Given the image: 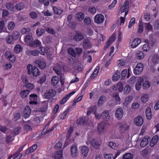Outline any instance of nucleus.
I'll return each instance as SVG.
<instances>
[{
  "mask_svg": "<svg viewBox=\"0 0 159 159\" xmlns=\"http://www.w3.org/2000/svg\"><path fill=\"white\" fill-rule=\"evenodd\" d=\"M7 8L11 11H14L15 9L14 6L12 3H7L6 4Z\"/></svg>",
  "mask_w": 159,
  "mask_h": 159,
  "instance_id": "bf43d9fd",
  "label": "nucleus"
},
{
  "mask_svg": "<svg viewBox=\"0 0 159 159\" xmlns=\"http://www.w3.org/2000/svg\"><path fill=\"white\" fill-rule=\"evenodd\" d=\"M117 0H114L112 2V3L109 5L108 6V9L109 10H111L114 7L115 5L117 3Z\"/></svg>",
  "mask_w": 159,
  "mask_h": 159,
  "instance_id": "0e129e2a",
  "label": "nucleus"
},
{
  "mask_svg": "<svg viewBox=\"0 0 159 159\" xmlns=\"http://www.w3.org/2000/svg\"><path fill=\"white\" fill-rule=\"evenodd\" d=\"M56 94V92L53 89L47 90L44 93V96L47 99H50L54 97Z\"/></svg>",
  "mask_w": 159,
  "mask_h": 159,
  "instance_id": "6e6552de",
  "label": "nucleus"
},
{
  "mask_svg": "<svg viewBox=\"0 0 159 159\" xmlns=\"http://www.w3.org/2000/svg\"><path fill=\"white\" fill-rule=\"evenodd\" d=\"M152 61L154 64H157L159 62V57L157 54L153 55L152 57Z\"/></svg>",
  "mask_w": 159,
  "mask_h": 159,
  "instance_id": "c9c22d12",
  "label": "nucleus"
},
{
  "mask_svg": "<svg viewBox=\"0 0 159 159\" xmlns=\"http://www.w3.org/2000/svg\"><path fill=\"white\" fill-rule=\"evenodd\" d=\"M24 41L27 44L33 47H39L41 44V42L37 39L33 41L32 34L30 33H28L26 35Z\"/></svg>",
  "mask_w": 159,
  "mask_h": 159,
  "instance_id": "f257e3e1",
  "label": "nucleus"
},
{
  "mask_svg": "<svg viewBox=\"0 0 159 159\" xmlns=\"http://www.w3.org/2000/svg\"><path fill=\"white\" fill-rule=\"evenodd\" d=\"M31 110L29 106H26L25 107L23 112V116L25 118L29 117L30 115Z\"/></svg>",
  "mask_w": 159,
  "mask_h": 159,
  "instance_id": "f3484780",
  "label": "nucleus"
},
{
  "mask_svg": "<svg viewBox=\"0 0 159 159\" xmlns=\"http://www.w3.org/2000/svg\"><path fill=\"white\" fill-rule=\"evenodd\" d=\"M136 58L137 60L143 59L144 57V52L140 51H138L135 55Z\"/></svg>",
  "mask_w": 159,
  "mask_h": 159,
  "instance_id": "a878e982",
  "label": "nucleus"
},
{
  "mask_svg": "<svg viewBox=\"0 0 159 159\" xmlns=\"http://www.w3.org/2000/svg\"><path fill=\"white\" fill-rule=\"evenodd\" d=\"M5 26L4 21L3 20L0 21V33L4 31V28Z\"/></svg>",
  "mask_w": 159,
  "mask_h": 159,
  "instance_id": "338daca9",
  "label": "nucleus"
},
{
  "mask_svg": "<svg viewBox=\"0 0 159 159\" xmlns=\"http://www.w3.org/2000/svg\"><path fill=\"white\" fill-rule=\"evenodd\" d=\"M30 92V91L28 90H23L20 93V96L22 98H25L28 96Z\"/></svg>",
  "mask_w": 159,
  "mask_h": 159,
  "instance_id": "2f4dec72",
  "label": "nucleus"
},
{
  "mask_svg": "<svg viewBox=\"0 0 159 159\" xmlns=\"http://www.w3.org/2000/svg\"><path fill=\"white\" fill-rule=\"evenodd\" d=\"M13 38V39L15 40L17 39L20 36V34L18 32L15 31L13 32L12 34L11 35Z\"/></svg>",
  "mask_w": 159,
  "mask_h": 159,
  "instance_id": "13d9d810",
  "label": "nucleus"
},
{
  "mask_svg": "<svg viewBox=\"0 0 159 159\" xmlns=\"http://www.w3.org/2000/svg\"><path fill=\"white\" fill-rule=\"evenodd\" d=\"M109 145L110 148L113 149H115L118 146V144L114 142H110Z\"/></svg>",
  "mask_w": 159,
  "mask_h": 159,
  "instance_id": "864d4df0",
  "label": "nucleus"
},
{
  "mask_svg": "<svg viewBox=\"0 0 159 159\" xmlns=\"http://www.w3.org/2000/svg\"><path fill=\"white\" fill-rule=\"evenodd\" d=\"M35 63L38 64L39 67L41 69H43L46 66V64L43 60H39L35 61Z\"/></svg>",
  "mask_w": 159,
  "mask_h": 159,
  "instance_id": "b1692460",
  "label": "nucleus"
},
{
  "mask_svg": "<svg viewBox=\"0 0 159 159\" xmlns=\"http://www.w3.org/2000/svg\"><path fill=\"white\" fill-rule=\"evenodd\" d=\"M45 31L44 29L39 28L36 30V34L38 36H40L43 35Z\"/></svg>",
  "mask_w": 159,
  "mask_h": 159,
  "instance_id": "3c124183",
  "label": "nucleus"
},
{
  "mask_svg": "<svg viewBox=\"0 0 159 159\" xmlns=\"http://www.w3.org/2000/svg\"><path fill=\"white\" fill-rule=\"evenodd\" d=\"M143 30V27L142 24V20H139V23L138 27V31L140 33H142Z\"/></svg>",
  "mask_w": 159,
  "mask_h": 159,
  "instance_id": "5fc2aeb1",
  "label": "nucleus"
},
{
  "mask_svg": "<svg viewBox=\"0 0 159 159\" xmlns=\"http://www.w3.org/2000/svg\"><path fill=\"white\" fill-rule=\"evenodd\" d=\"M134 123L138 126H141L143 123V119L141 116H137L134 119Z\"/></svg>",
  "mask_w": 159,
  "mask_h": 159,
  "instance_id": "9b49d317",
  "label": "nucleus"
},
{
  "mask_svg": "<svg viewBox=\"0 0 159 159\" xmlns=\"http://www.w3.org/2000/svg\"><path fill=\"white\" fill-rule=\"evenodd\" d=\"M48 125H49V124H48L45 127V129H44L43 130V134H45L47 132H50V131H52L54 129V128H55V126L54 125H53L50 129H48V130L47 131V129L48 128Z\"/></svg>",
  "mask_w": 159,
  "mask_h": 159,
  "instance_id": "603ef678",
  "label": "nucleus"
},
{
  "mask_svg": "<svg viewBox=\"0 0 159 159\" xmlns=\"http://www.w3.org/2000/svg\"><path fill=\"white\" fill-rule=\"evenodd\" d=\"M109 125V124L106 122H102L99 123L97 127L98 132L100 134H105L106 132V127Z\"/></svg>",
  "mask_w": 159,
  "mask_h": 159,
  "instance_id": "7ed1b4c3",
  "label": "nucleus"
},
{
  "mask_svg": "<svg viewBox=\"0 0 159 159\" xmlns=\"http://www.w3.org/2000/svg\"><path fill=\"white\" fill-rule=\"evenodd\" d=\"M106 98L104 96H102L101 97L98 102V106H100L102 105L105 102Z\"/></svg>",
  "mask_w": 159,
  "mask_h": 159,
  "instance_id": "c03bdc74",
  "label": "nucleus"
},
{
  "mask_svg": "<svg viewBox=\"0 0 159 159\" xmlns=\"http://www.w3.org/2000/svg\"><path fill=\"white\" fill-rule=\"evenodd\" d=\"M48 101H45L42 102L39 104V111L42 112L46 111L48 108Z\"/></svg>",
  "mask_w": 159,
  "mask_h": 159,
  "instance_id": "f8f14e48",
  "label": "nucleus"
},
{
  "mask_svg": "<svg viewBox=\"0 0 159 159\" xmlns=\"http://www.w3.org/2000/svg\"><path fill=\"white\" fill-rule=\"evenodd\" d=\"M145 113L147 118L148 119H150L152 117L151 108L149 107L147 108L146 109Z\"/></svg>",
  "mask_w": 159,
  "mask_h": 159,
  "instance_id": "58836bf2",
  "label": "nucleus"
},
{
  "mask_svg": "<svg viewBox=\"0 0 159 159\" xmlns=\"http://www.w3.org/2000/svg\"><path fill=\"white\" fill-rule=\"evenodd\" d=\"M143 81L144 79L143 77H141L139 78L135 85V89L137 90H140L142 87L141 83Z\"/></svg>",
  "mask_w": 159,
  "mask_h": 159,
  "instance_id": "4be33fe9",
  "label": "nucleus"
},
{
  "mask_svg": "<svg viewBox=\"0 0 159 159\" xmlns=\"http://www.w3.org/2000/svg\"><path fill=\"white\" fill-rule=\"evenodd\" d=\"M84 13L80 12L77 13L75 15V20L78 21H82L84 18Z\"/></svg>",
  "mask_w": 159,
  "mask_h": 159,
  "instance_id": "5701e85b",
  "label": "nucleus"
},
{
  "mask_svg": "<svg viewBox=\"0 0 159 159\" xmlns=\"http://www.w3.org/2000/svg\"><path fill=\"white\" fill-rule=\"evenodd\" d=\"M67 52L69 54H70L72 56L75 57L76 55V53H75L74 50L72 48H69L67 49Z\"/></svg>",
  "mask_w": 159,
  "mask_h": 159,
  "instance_id": "680f3d73",
  "label": "nucleus"
},
{
  "mask_svg": "<svg viewBox=\"0 0 159 159\" xmlns=\"http://www.w3.org/2000/svg\"><path fill=\"white\" fill-rule=\"evenodd\" d=\"M24 4L22 2L17 3L15 5V8L18 10H20L24 8Z\"/></svg>",
  "mask_w": 159,
  "mask_h": 159,
  "instance_id": "8fccbe9b",
  "label": "nucleus"
},
{
  "mask_svg": "<svg viewBox=\"0 0 159 159\" xmlns=\"http://www.w3.org/2000/svg\"><path fill=\"white\" fill-rule=\"evenodd\" d=\"M150 83L147 80H145L143 84V87L144 89H148L150 88Z\"/></svg>",
  "mask_w": 159,
  "mask_h": 159,
  "instance_id": "37998d69",
  "label": "nucleus"
},
{
  "mask_svg": "<svg viewBox=\"0 0 159 159\" xmlns=\"http://www.w3.org/2000/svg\"><path fill=\"white\" fill-rule=\"evenodd\" d=\"M37 98V96L36 94H33L30 95L29 96V99L30 101L29 103L30 104H36L37 103L36 100Z\"/></svg>",
  "mask_w": 159,
  "mask_h": 159,
  "instance_id": "aec40b11",
  "label": "nucleus"
},
{
  "mask_svg": "<svg viewBox=\"0 0 159 159\" xmlns=\"http://www.w3.org/2000/svg\"><path fill=\"white\" fill-rule=\"evenodd\" d=\"M83 45L84 47L86 48H89L91 47V44L88 39L85 40Z\"/></svg>",
  "mask_w": 159,
  "mask_h": 159,
  "instance_id": "a18cd8bd",
  "label": "nucleus"
},
{
  "mask_svg": "<svg viewBox=\"0 0 159 159\" xmlns=\"http://www.w3.org/2000/svg\"><path fill=\"white\" fill-rule=\"evenodd\" d=\"M71 155L73 157H76L78 155L77 147L76 146L73 145L70 148Z\"/></svg>",
  "mask_w": 159,
  "mask_h": 159,
  "instance_id": "2eb2a0df",
  "label": "nucleus"
},
{
  "mask_svg": "<svg viewBox=\"0 0 159 159\" xmlns=\"http://www.w3.org/2000/svg\"><path fill=\"white\" fill-rule=\"evenodd\" d=\"M116 35L115 34H113V35L109 38L108 41L105 44V48H107L113 42L115 41L116 38Z\"/></svg>",
  "mask_w": 159,
  "mask_h": 159,
  "instance_id": "412c9836",
  "label": "nucleus"
},
{
  "mask_svg": "<svg viewBox=\"0 0 159 159\" xmlns=\"http://www.w3.org/2000/svg\"><path fill=\"white\" fill-rule=\"evenodd\" d=\"M134 156L133 154L130 153H127L124 155L123 156V159H133Z\"/></svg>",
  "mask_w": 159,
  "mask_h": 159,
  "instance_id": "a19ab883",
  "label": "nucleus"
},
{
  "mask_svg": "<svg viewBox=\"0 0 159 159\" xmlns=\"http://www.w3.org/2000/svg\"><path fill=\"white\" fill-rule=\"evenodd\" d=\"M133 97L131 96H128L126 97L123 102V105L124 106L128 105L132 100Z\"/></svg>",
  "mask_w": 159,
  "mask_h": 159,
  "instance_id": "c756f323",
  "label": "nucleus"
},
{
  "mask_svg": "<svg viewBox=\"0 0 159 159\" xmlns=\"http://www.w3.org/2000/svg\"><path fill=\"white\" fill-rule=\"evenodd\" d=\"M15 26V24L13 22H10L8 24L7 28L9 30H12Z\"/></svg>",
  "mask_w": 159,
  "mask_h": 159,
  "instance_id": "774afa93",
  "label": "nucleus"
},
{
  "mask_svg": "<svg viewBox=\"0 0 159 159\" xmlns=\"http://www.w3.org/2000/svg\"><path fill=\"white\" fill-rule=\"evenodd\" d=\"M159 140V137L157 135H155L152 139L150 145L151 147H153L157 143Z\"/></svg>",
  "mask_w": 159,
  "mask_h": 159,
  "instance_id": "393cba45",
  "label": "nucleus"
},
{
  "mask_svg": "<svg viewBox=\"0 0 159 159\" xmlns=\"http://www.w3.org/2000/svg\"><path fill=\"white\" fill-rule=\"evenodd\" d=\"M84 38L83 36L80 33H77L74 37V39L78 41H80Z\"/></svg>",
  "mask_w": 159,
  "mask_h": 159,
  "instance_id": "09e8293b",
  "label": "nucleus"
},
{
  "mask_svg": "<svg viewBox=\"0 0 159 159\" xmlns=\"http://www.w3.org/2000/svg\"><path fill=\"white\" fill-rule=\"evenodd\" d=\"M112 88L114 91H116L118 90L119 92H121L123 91V86L122 83L119 82L113 86Z\"/></svg>",
  "mask_w": 159,
  "mask_h": 159,
  "instance_id": "a211bd4d",
  "label": "nucleus"
},
{
  "mask_svg": "<svg viewBox=\"0 0 159 159\" xmlns=\"http://www.w3.org/2000/svg\"><path fill=\"white\" fill-rule=\"evenodd\" d=\"M123 111L122 108H117L115 112V117L118 120H121L123 117Z\"/></svg>",
  "mask_w": 159,
  "mask_h": 159,
  "instance_id": "9d476101",
  "label": "nucleus"
},
{
  "mask_svg": "<svg viewBox=\"0 0 159 159\" xmlns=\"http://www.w3.org/2000/svg\"><path fill=\"white\" fill-rule=\"evenodd\" d=\"M113 97L115 99L117 104H120V98L119 96V94L117 93H114L112 95Z\"/></svg>",
  "mask_w": 159,
  "mask_h": 159,
  "instance_id": "79ce46f5",
  "label": "nucleus"
},
{
  "mask_svg": "<svg viewBox=\"0 0 159 159\" xmlns=\"http://www.w3.org/2000/svg\"><path fill=\"white\" fill-rule=\"evenodd\" d=\"M143 69V65L142 63H139L135 67L134 72L135 74H139L142 71Z\"/></svg>",
  "mask_w": 159,
  "mask_h": 159,
  "instance_id": "1a4fd4ad",
  "label": "nucleus"
},
{
  "mask_svg": "<svg viewBox=\"0 0 159 159\" xmlns=\"http://www.w3.org/2000/svg\"><path fill=\"white\" fill-rule=\"evenodd\" d=\"M140 104L138 102H133L132 105L131 107L134 109H136L139 108V107Z\"/></svg>",
  "mask_w": 159,
  "mask_h": 159,
  "instance_id": "e2e57ef3",
  "label": "nucleus"
},
{
  "mask_svg": "<svg viewBox=\"0 0 159 159\" xmlns=\"http://www.w3.org/2000/svg\"><path fill=\"white\" fill-rule=\"evenodd\" d=\"M99 67L98 66H97L95 68L93 73L90 76L91 78L93 79L97 75L99 72Z\"/></svg>",
  "mask_w": 159,
  "mask_h": 159,
  "instance_id": "49530a36",
  "label": "nucleus"
},
{
  "mask_svg": "<svg viewBox=\"0 0 159 159\" xmlns=\"http://www.w3.org/2000/svg\"><path fill=\"white\" fill-rule=\"evenodd\" d=\"M129 3L128 1H126L125 2L123 5L120 8V12L121 15H124V16L125 17L128 14Z\"/></svg>",
  "mask_w": 159,
  "mask_h": 159,
  "instance_id": "39448f33",
  "label": "nucleus"
},
{
  "mask_svg": "<svg viewBox=\"0 0 159 159\" xmlns=\"http://www.w3.org/2000/svg\"><path fill=\"white\" fill-rule=\"evenodd\" d=\"M4 57L7 60L11 62H14L16 60V56L10 51H7L5 52Z\"/></svg>",
  "mask_w": 159,
  "mask_h": 159,
  "instance_id": "20e7f679",
  "label": "nucleus"
},
{
  "mask_svg": "<svg viewBox=\"0 0 159 159\" xmlns=\"http://www.w3.org/2000/svg\"><path fill=\"white\" fill-rule=\"evenodd\" d=\"M69 111V109H66L61 115L60 116V118L61 120L64 119L66 117Z\"/></svg>",
  "mask_w": 159,
  "mask_h": 159,
  "instance_id": "052dcab7",
  "label": "nucleus"
},
{
  "mask_svg": "<svg viewBox=\"0 0 159 159\" xmlns=\"http://www.w3.org/2000/svg\"><path fill=\"white\" fill-rule=\"evenodd\" d=\"M28 73L29 75L32 74L34 77H37L40 75V72L39 69L35 66H33L31 64L27 66Z\"/></svg>",
  "mask_w": 159,
  "mask_h": 159,
  "instance_id": "f03ea898",
  "label": "nucleus"
},
{
  "mask_svg": "<svg viewBox=\"0 0 159 159\" xmlns=\"http://www.w3.org/2000/svg\"><path fill=\"white\" fill-rule=\"evenodd\" d=\"M150 49V47L147 43L144 44L142 47V50L144 52H148Z\"/></svg>",
  "mask_w": 159,
  "mask_h": 159,
  "instance_id": "4d7b16f0",
  "label": "nucleus"
},
{
  "mask_svg": "<svg viewBox=\"0 0 159 159\" xmlns=\"http://www.w3.org/2000/svg\"><path fill=\"white\" fill-rule=\"evenodd\" d=\"M23 49V48L20 45L17 44L15 46L13 52L15 53H19L22 51Z\"/></svg>",
  "mask_w": 159,
  "mask_h": 159,
  "instance_id": "bb28decb",
  "label": "nucleus"
},
{
  "mask_svg": "<svg viewBox=\"0 0 159 159\" xmlns=\"http://www.w3.org/2000/svg\"><path fill=\"white\" fill-rule=\"evenodd\" d=\"M118 125L119 126V131L121 133H124L129 129V126L126 124L119 122Z\"/></svg>",
  "mask_w": 159,
  "mask_h": 159,
  "instance_id": "423d86ee",
  "label": "nucleus"
},
{
  "mask_svg": "<svg viewBox=\"0 0 159 159\" xmlns=\"http://www.w3.org/2000/svg\"><path fill=\"white\" fill-rule=\"evenodd\" d=\"M76 92V91L74 90L69 93L66 95L62 99L60 102V104H63L66 103L69 98L75 94Z\"/></svg>",
  "mask_w": 159,
  "mask_h": 159,
  "instance_id": "4468645a",
  "label": "nucleus"
},
{
  "mask_svg": "<svg viewBox=\"0 0 159 159\" xmlns=\"http://www.w3.org/2000/svg\"><path fill=\"white\" fill-rule=\"evenodd\" d=\"M53 9L54 12L56 14H61L62 12V11L61 10L55 7H53Z\"/></svg>",
  "mask_w": 159,
  "mask_h": 159,
  "instance_id": "69168bd1",
  "label": "nucleus"
},
{
  "mask_svg": "<svg viewBox=\"0 0 159 159\" xmlns=\"http://www.w3.org/2000/svg\"><path fill=\"white\" fill-rule=\"evenodd\" d=\"M40 49L39 52L42 55H44L45 53H48L49 50V48L47 47H45L43 48L40 47Z\"/></svg>",
  "mask_w": 159,
  "mask_h": 159,
  "instance_id": "4c0bfd02",
  "label": "nucleus"
},
{
  "mask_svg": "<svg viewBox=\"0 0 159 159\" xmlns=\"http://www.w3.org/2000/svg\"><path fill=\"white\" fill-rule=\"evenodd\" d=\"M87 144L88 145L90 144L92 146L95 148H98L100 146V143L99 142L97 141L96 140L93 139L90 141L89 140H88L86 142Z\"/></svg>",
  "mask_w": 159,
  "mask_h": 159,
  "instance_id": "ddd939ff",
  "label": "nucleus"
},
{
  "mask_svg": "<svg viewBox=\"0 0 159 159\" xmlns=\"http://www.w3.org/2000/svg\"><path fill=\"white\" fill-rule=\"evenodd\" d=\"M80 152L82 155L86 157L88 155L89 152V149L87 146H84L82 147Z\"/></svg>",
  "mask_w": 159,
  "mask_h": 159,
  "instance_id": "cd10ccee",
  "label": "nucleus"
},
{
  "mask_svg": "<svg viewBox=\"0 0 159 159\" xmlns=\"http://www.w3.org/2000/svg\"><path fill=\"white\" fill-rule=\"evenodd\" d=\"M148 94H143L141 98V101L144 103L147 102L148 100Z\"/></svg>",
  "mask_w": 159,
  "mask_h": 159,
  "instance_id": "6e6d98bb",
  "label": "nucleus"
},
{
  "mask_svg": "<svg viewBox=\"0 0 159 159\" xmlns=\"http://www.w3.org/2000/svg\"><path fill=\"white\" fill-rule=\"evenodd\" d=\"M94 19L95 23L100 24L103 22L105 20V17L102 14H98L95 16Z\"/></svg>",
  "mask_w": 159,
  "mask_h": 159,
  "instance_id": "0eeeda50",
  "label": "nucleus"
},
{
  "mask_svg": "<svg viewBox=\"0 0 159 159\" xmlns=\"http://www.w3.org/2000/svg\"><path fill=\"white\" fill-rule=\"evenodd\" d=\"M36 145L34 144L30 148L27 149L26 151V153L28 154L30 153L34 152L37 148Z\"/></svg>",
  "mask_w": 159,
  "mask_h": 159,
  "instance_id": "473e14b6",
  "label": "nucleus"
},
{
  "mask_svg": "<svg viewBox=\"0 0 159 159\" xmlns=\"http://www.w3.org/2000/svg\"><path fill=\"white\" fill-rule=\"evenodd\" d=\"M15 40L13 39L12 36L11 35L7 37L6 39V41L8 44H11L13 43Z\"/></svg>",
  "mask_w": 159,
  "mask_h": 159,
  "instance_id": "de8ad7c7",
  "label": "nucleus"
},
{
  "mask_svg": "<svg viewBox=\"0 0 159 159\" xmlns=\"http://www.w3.org/2000/svg\"><path fill=\"white\" fill-rule=\"evenodd\" d=\"M141 39L138 38L135 39L132 41L131 47L132 48H134L137 47L141 43Z\"/></svg>",
  "mask_w": 159,
  "mask_h": 159,
  "instance_id": "6ab92c4d",
  "label": "nucleus"
},
{
  "mask_svg": "<svg viewBox=\"0 0 159 159\" xmlns=\"http://www.w3.org/2000/svg\"><path fill=\"white\" fill-rule=\"evenodd\" d=\"M150 138L148 136H146L143 138L140 142V145L141 147H144L150 141Z\"/></svg>",
  "mask_w": 159,
  "mask_h": 159,
  "instance_id": "dca6fc26",
  "label": "nucleus"
},
{
  "mask_svg": "<svg viewBox=\"0 0 159 159\" xmlns=\"http://www.w3.org/2000/svg\"><path fill=\"white\" fill-rule=\"evenodd\" d=\"M59 78L57 76H53L51 80L52 84L53 85H57L59 82Z\"/></svg>",
  "mask_w": 159,
  "mask_h": 159,
  "instance_id": "e433bc0d",
  "label": "nucleus"
},
{
  "mask_svg": "<svg viewBox=\"0 0 159 159\" xmlns=\"http://www.w3.org/2000/svg\"><path fill=\"white\" fill-rule=\"evenodd\" d=\"M120 73L119 71H116L113 75L112 77V80L113 81H116L120 78Z\"/></svg>",
  "mask_w": 159,
  "mask_h": 159,
  "instance_id": "72a5a7b5",
  "label": "nucleus"
},
{
  "mask_svg": "<svg viewBox=\"0 0 159 159\" xmlns=\"http://www.w3.org/2000/svg\"><path fill=\"white\" fill-rule=\"evenodd\" d=\"M131 138H130L129 135L127 136V137L125 138L124 140V143L125 144V145L126 148L128 147V148L130 147L129 146L131 144L130 142Z\"/></svg>",
  "mask_w": 159,
  "mask_h": 159,
  "instance_id": "ea45409f",
  "label": "nucleus"
},
{
  "mask_svg": "<svg viewBox=\"0 0 159 159\" xmlns=\"http://www.w3.org/2000/svg\"><path fill=\"white\" fill-rule=\"evenodd\" d=\"M102 118L106 120H108L110 119L111 117L108 112L106 110L104 111L102 114Z\"/></svg>",
  "mask_w": 159,
  "mask_h": 159,
  "instance_id": "c85d7f7f",
  "label": "nucleus"
},
{
  "mask_svg": "<svg viewBox=\"0 0 159 159\" xmlns=\"http://www.w3.org/2000/svg\"><path fill=\"white\" fill-rule=\"evenodd\" d=\"M128 148V147L125 148H122V149H119L117 150L115 155L114 156L113 159H115L117 157H118L122 152L126 150Z\"/></svg>",
  "mask_w": 159,
  "mask_h": 159,
  "instance_id": "f704fd0d",
  "label": "nucleus"
},
{
  "mask_svg": "<svg viewBox=\"0 0 159 159\" xmlns=\"http://www.w3.org/2000/svg\"><path fill=\"white\" fill-rule=\"evenodd\" d=\"M63 157L62 150H60L56 152L54 156V157L56 159H60Z\"/></svg>",
  "mask_w": 159,
  "mask_h": 159,
  "instance_id": "7c9ffc66",
  "label": "nucleus"
}]
</instances>
